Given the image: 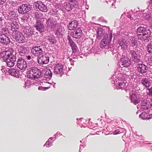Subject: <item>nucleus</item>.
Returning <instances> with one entry per match:
<instances>
[{"instance_id": "1", "label": "nucleus", "mask_w": 152, "mask_h": 152, "mask_svg": "<svg viewBox=\"0 0 152 152\" xmlns=\"http://www.w3.org/2000/svg\"><path fill=\"white\" fill-rule=\"evenodd\" d=\"M10 53L8 51H4L1 54V58L6 62L7 66L9 67L14 66L16 60L15 56Z\"/></svg>"}, {"instance_id": "2", "label": "nucleus", "mask_w": 152, "mask_h": 152, "mask_svg": "<svg viewBox=\"0 0 152 152\" xmlns=\"http://www.w3.org/2000/svg\"><path fill=\"white\" fill-rule=\"evenodd\" d=\"M28 77L34 79L40 77L41 75L40 71L35 67L30 68L27 72Z\"/></svg>"}, {"instance_id": "3", "label": "nucleus", "mask_w": 152, "mask_h": 152, "mask_svg": "<svg viewBox=\"0 0 152 152\" xmlns=\"http://www.w3.org/2000/svg\"><path fill=\"white\" fill-rule=\"evenodd\" d=\"M31 8V5L29 4H23L18 8V12L20 14H25L30 11Z\"/></svg>"}, {"instance_id": "4", "label": "nucleus", "mask_w": 152, "mask_h": 152, "mask_svg": "<svg viewBox=\"0 0 152 152\" xmlns=\"http://www.w3.org/2000/svg\"><path fill=\"white\" fill-rule=\"evenodd\" d=\"M42 46H36L32 48L31 49V52L35 56L39 57L41 55H42L44 51L43 50Z\"/></svg>"}, {"instance_id": "5", "label": "nucleus", "mask_w": 152, "mask_h": 152, "mask_svg": "<svg viewBox=\"0 0 152 152\" xmlns=\"http://www.w3.org/2000/svg\"><path fill=\"white\" fill-rule=\"evenodd\" d=\"M17 67L21 70H25L27 66V63L23 59L18 58L17 61Z\"/></svg>"}, {"instance_id": "6", "label": "nucleus", "mask_w": 152, "mask_h": 152, "mask_svg": "<svg viewBox=\"0 0 152 152\" xmlns=\"http://www.w3.org/2000/svg\"><path fill=\"white\" fill-rule=\"evenodd\" d=\"M49 58L45 56H42L39 57L38 63L40 64H46L49 61Z\"/></svg>"}, {"instance_id": "7", "label": "nucleus", "mask_w": 152, "mask_h": 152, "mask_svg": "<svg viewBox=\"0 0 152 152\" xmlns=\"http://www.w3.org/2000/svg\"><path fill=\"white\" fill-rule=\"evenodd\" d=\"M35 4L36 6L37 7H38L40 10L45 12H47V10L46 6L41 1L36 2Z\"/></svg>"}, {"instance_id": "8", "label": "nucleus", "mask_w": 152, "mask_h": 152, "mask_svg": "<svg viewBox=\"0 0 152 152\" xmlns=\"http://www.w3.org/2000/svg\"><path fill=\"white\" fill-rule=\"evenodd\" d=\"M10 42V39L5 34L0 35V43L5 45L9 44Z\"/></svg>"}, {"instance_id": "9", "label": "nucleus", "mask_w": 152, "mask_h": 152, "mask_svg": "<svg viewBox=\"0 0 152 152\" xmlns=\"http://www.w3.org/2000/svg\"><path fill=\"white\" fill-rule=\"evenodd\" d=\"M151 31L150 30H145L142 35V40H144L145 42H148L149 41L148 39L150 37L151 34Z\"/></svg>"}, {"instance_id": "10", "label": "nucleus", "mask_w": 152, "mask_h": 152, "mask_svg": "<svg viewBox=\"0 0 152 152\" xmlns=\"http://www.w3.org/2000/svg\"><path fill=\"white\" fill-rule=\"evenodd\" d=\"M63 66L60 64H57L55 67L54 73L56 75L59 74L63 72Z\"/></svg>"}, {"instance_id": "11", "label": "nucleus", "mask_w": 152, "mask_h": 152, "mask_svg": "<svg viewBox=\"0 0 152 152\" xmlns=\"http://www.w3.org/2000/svg\"><path fill=\"white\" fill-rule=\"evenodd\" d=\"M68 40L69 41V45L71 47L72 50V52L74 53H75L76 52L77 49V47L75 43L72 41L71 38L69 36H68Z\"/></svg>"}, {"instance_id": "12", "label": "nucleus", "mask_w": 152, "mask_h": 152, "mask_svg": "<svg viewBox=\"0 0 152 152\" xmlns=\"http://www.w3.org/2000/svg\"><path fill=\"white\" fill-rule=\"evenodd\" d=\"M141 108L145 110H147L150 108L151 106V104L149 102H148L146 99H144L142 102L141 104Z\"/></svg>"}, {"instance_id": "13", "label": "nucleus", "mask_w": 152, "mask_h": 152, "mask_svg": "<svg viewBox=\"0 0 152 152\" xmlns=\"http://www.w3.org/2000/svg\"><path fill=\"white\" fill-rule=\"evenodd\" d=\"M130 53L131 55L132 59L134 62H138L140 61V59L138 58L136 52L134 50H130Z\"/></svg>"}, {"instance_id": "14", "label": "nucleus", "mask_w": 152, "mask_h": 152, "mask_svg": "<svg viewBox=\"0 0 152 152\" xmlns=\"http://www.w3.org/2000/svg\"><path fill=\"white\" fill-rule=\"evenodd\" d=\"M131 100L132 102L136 105L139 103L140 100L135 94H133L131 96Z\"/></svg>"}, {"instance_id": "15", "label": "nucleus", "mask_w": 152, "mask_h": 152, "mask_svg": "<svg viewBox=\"0 0 152 152\" xmlns=\"http://www.w3.org/2000/svg\"><path fill=\"white\" fill-rule=\"evenodd\" d=\"M82 30L80 28H78L75 33H73L71 34V36L73 38L79 39L82 36Z\"/></svg>"}, {"instance_id": "16", "label": "nucleus", "mask_w": 152, "mask_h": 152, "mask_svg": "<svg viewBox=\"0 0 152 152\" xmlns=\"http://www.w3.org/2000/svg\"><path fill=\"white\" fill-rule=\"evenodd\" d=\"M137 68L138 71L141 73H145L147 72V66L144 64H139Z\"/></svg>"}, {"instance_id": "17", "label": "nucleus", "mask_w": 152, "mask_h": 152, "mask_svg": "<svg viewBox=\"0 0 152 152\" xmlns=\"http://www.w3.org/2000/svg\"><path fill=\"white\" fill-rule=\"evenodd\" d=\"M28 48L25 47L23 45L19 46L18 48V53L21 55H23L28 52Z\"/></svg>"}, {"instance_id": "18", "label": "nucleus", "mask_w": 152, "mask_h": 152, "mask_svg": "<svg viewBox=\"0 0 152 152\" xmlns=\"http://www.w3.org/2000/svg\"><path fill=\"white\" fill-rule=\"evenodd\" d=\"M121 61L123 67H128L131 64V61L127 58H123L121 59Z\"/></svg>"}, {"instance_id": "19", "label": "nucleus", "mask_w": 152, "mask_h": 152, "mask_svg": "<svg viewBox=\"0 0 152 152\" xmlns=\"http://www.w3.org/2000/svg\"><path fill=\"white\" fill-rule=\"evenodd\" d=\"M78 25V22L76 20H74L69 23L68 26L69 29L70 30L76 29Z\"/></svg>"}, {"instance_id": "20", "label": "nucleus", "mask_w": 152, "mask_h": 152, "mask_svg": "<svg viewBox=\"0 0 152 152\" xmlns=\"http://www.w3.org/2000/svg\"><path fill=\"white\" fill-rule=\"evenodd\" d=\"M46 24L48 27L53 28L55 25L54 20L53 18H50L47 20Z\"/></svg>"}, {"instance_id": "21", "label": "nucleus", "mask_w": 152, "mask_h": 152, "mask_svg": "<svg viewBox=\"0 0 152 152\" xmlns=\"http://www.w3.org/2000/svg\"><path fill=\"white\" fill-rule=\"evenodd\" d=\"M34 27L37 30L40 32L42 31L44 28V25L40 21H37Z\"/></svg>"}, {"instance_id": "22", "label": "nucleus", "mask_w": 152, "mask_h": 152, "mask_svg": "<svg viewBox=\"0 0 152 152\" xmlns=\"http://www.w3.org/2000/svg\"><path fill=\"white\" fill-rule=\"evenodd\" d=\"M107 34L106 33L104 35V38L102 40L100 44V47L102 48H103L106 46L107 42Z\"/></svg>"}, {"instance_id": "23", "label": "nucleus", "mask_w": 152, "mask_h": 152, "mask_svg": "<svg viewBox=\"0 0 152 152\" xmlns=\"http://www.w3.org/2000/svg\"><path fill=\"white\" fill-rule=\"evenodd\" d=\"M104 31L102 29H99L97 32L96 37L99 39L104 37L105 34Z\"/></svg>"}, {"instance_id": "24", "label": "nucleus", "mask_w": 152, "mask_h": 152, "mask_svg": "<svg viewBox=\"0 0 152 152\" xmlns=\"http://www.w3.org/2000/svg\"><path fill=\"white\" fill-rule=\"evenodd\" d=\"M10 27L11 30L14 31L19 28V26L17 22L13 20L11 24Z\"/></svg>"}, {"instance_id": "25", "label": "nucleus", "mask_w": 152, "mask_h": 152, "mask_svg": "<svg viewBox=\"0 0 152 152\" xmlns=\"http://www.w3.org/2000/svg\"><path fill=\"white\" fill-rule=\"evenodd\" d=\"M142 84L146 87H148L150 86V83L148 78H143L141 80Z\"/></svg>"}, {"instance_id": "26", "label": "nucleus", "mask_w": 152, "mask_h": 152, "mask_svg": "<svg viewBox=\"0 0 152 152\" xmlns=\"http://www.w3.org/2000/svg\"><path fill=\"white\" fill-rule=\"evenodd\" d=\"M9 73L10 75L15 77H17L18 76V74L19 73V71L16 69H11L9 71Z\"/></svg>"}, {"instance_id": "27", "label": "nucleus", "mask_w": 152, "mask_h": 152, "mask_svg": "<svg viewBox=\"0 0 152 152\" xmlns=\"http://www.w3.org/2000/svg\"><path fill=\"white\" fill-rule=\"evenodd\" d=\"M22 34L18 30H15L13 31L12 33V36L14 39H15L16 41L18 39V37H20V36Z\"/></svg>"}, {"instance_id": "28", "label": "nucleus", "mask_w": 152, "mask_h": 152, "mask_svg": "<svg viewBox=\"0 0 152 152\" xmlns=\"http://www.w3.org/2000/svg\"><path fill=\"white\" fill-rule=\"evenodd\" d=\"M16 13L14 11L10 12L7 15L8 19L11 20L14 19L16 16Z\"/></svg>"}, {"instance_id": "29", "label": "nucleus", "mask_w": 152, "mask_h": 152, "mask_svg": "<svg viewBox=\"0 0 152 152\" xmlns=\"http://www.w3.org/2000/svg\"><path fill=\"white\" fill-rule=\"evenodd\" d=\"M146 30V28L142 27L140 26L137 29V32L139 35H142L144 31Z\"/></svg>"}, {"instance_id": "30", "label": "nucleus", "mask_w": 152, "mask_h": 152, "mask_svg": "<svg viewBox=\"0 0 152 152\" xmlns=\"http://www.w3.org/2000/svg\"><path fill=\"white\" fill-rule=\"evenodd\" d=\"M18 39H17L16 41L20 43H23L25 42L26 40V38L22 34L20 36V37H18Z\"/></svg>"}, {"instance_id": "31", "label": "nucleus", "mask_w": 152, "mask_h": 152, "mask_svg": "<svg viewBox=\"0 0 152 152\" xmlns=\"http://www.w3.org/2000/svg\"><path fill=\"white\" fill-rule=\"evenodd\" d=\"M131 43L132 46L133 47L136 48L138 45V44L137 40L134 37H132L130 39Z\"/></svg>"}, {"instance_id": "32", "label": "nucleus", "mask_w": 152, "mask_h": 152, "mask_svg": "<svg viewBox=\"0 0 152 152\" xmlns=\"http://www.w3.org/2000/svg\"><path fill=\"white\" fill-rule=\"evenodd\" d=\"M64 6L65 9L68 11H70L72 8L69 3L65 2L64 3Z\"/></svg>"}, {"instance_id": "33", "label": "nucleus", "mask_w": 152, "mask_h": 152, "mask_svg": "<svg viewBox=\"0 0 152 152\" xmlns=\"http://www.w3.org/2000/svg\"><path fill=\"white\" fill-rule=\"evenodd\" d=\"M139 117L142 118V119H148L149 118L148 115L145 113H142L139 115Z\"/></svg>"}, {"instance_id": "34", "label": "nucleus", "mask_w": 152, "mask_h": 152, "mask_svg": "<svg viewBox=\"0 0 152 152\" xmlns=\"http://www.w3.org/2000/svg\"><path fill=\"white\" fill-rule=\"evenodd\" d=\"M147 50L149 53H152V42H151L148 45Z\"/></svg>"}, {"instance_id": "35", "label": "nucleus", "mask_w": 152, "mask_h": 152, "mask_svg": "<svg viewBox=\"0 0 152 152\" xmlns=\"http://www.w3.org/2000/svg\"><path fill=\"white\" fill-rule=\"evenodd\" d=\"M45 74L46 75L50 77H52V72L50 69H47L46 72Z\"/></svg>"}, {"instance_id": "36", "label": "nucleus", "mask_w": 152, "mask_h": 152, "mask_svg": "<svg viewBox=\"0 0 152 152\" xmlns=\"http://www.w3.org/2000/svg\"><path fill=\"white\" fill-rule=\"evenodd\" d=\"M49 42L51 44H53L56 42V41L54 37H51L48 39Z\"/></svg>"}, {"instance_id": "37", "label": "nucleus", "mask_w": 152, "mask_h": 152, "mask_svg": "<svg viewBox=\"0 0 152 152\" xmlns=\"http://www.w3.org/2000/svg\"><path fill=\"white\" fill-rule=\"evenodd\" d=\"M126 85V83L124 82L120 83L118 84L119 88L120 89L122 88Z\"/></svg>"}, {"instance_id": "38", "label": "nucleus", "mask_w": 152, "mask_h": 152, "mask_svg": "<svg viewBox=\"0 0 152 152\" xmlns=\"http://www.w3.org/2000/svg\"><path fill=\"white\" fill-rule=\"evenodd\" d=\"M128 44L126 42H124V43L123 45L121 47L124 50L126 49L128 47Z\"/></svg>"}, {"instance_id": "39", "label": "nucleus", "mask_w": 152, "mask_h": 152, "mask_svg": "<svg viewBox=\"0 0 152 152\" xmlns=\"http://www.w3.org/2000/svg\"><path fill=\"white\" fill-rule=\"evenodd\" d=\"M72 4L75 7H77L78 6V3L75 0L72 2Z\"/></svg>"}, {"instance_id": "40", "label": "nucleus", "mask_w": 152, "mask_h": 152, "mask_svg": "<svg viewBox=\"0 0 152 152\" xmlns=\"http://www.w3.org/2000/svg\"><path fill=\"white\" fill-rule=\"evenodd\" d=\"M42 14L38 12H36L35 13V17L36 18H39L42 16Z\"/></svg>"}, {"instance_id": "41", "label": "nucleus", "mask_w": 152, "mask_h": 152, "mask_svg": "<svg viewBox=\"0 0 152 152\" xmlns=\"http://www.w3.org/2000/svg\"><path fill=\"white\" fill-rule=\"evenodd\" d=\"M147 89L148 91V95L149 96H152V87L150 88H148Z\"/></svg>"}, {"instance_id": "42", "label": "nucleus", "mask_w": 152, "mask_h": 152, "mask_svg": "<svg viewBox=\"0 0 152 152\" xmlns=\"http://www.w3.org/2000/svg\"><path fill=\"white\" fill-rule=\"evenodd\" d=\"M38 90H41L42 91H45L46 90H47L48 89V88L47 87H43L42 86L39 87H38Z\"/></svg>"}, {"instance_id": "43", "label": "nucleus", "mask_w": 152, "mask_h": 152, "mask_svg": "<svg viewBox=\"0 0 152 152\" xmlns=\"http://www.w3.org/2000/svg\"><path fill=\"white\" fill-rule=\"evenodd\" d=\"M124 42L123 40H120L118 41L119 44L121 46L123 45Z\"/></svg>"}, {"instance_id": "44", "label": "nucleus", "mask_w": 152, "mask_h": 152, "mask_svg": "<svg viewBox=\"0 0 152 152\" xmlns=\"http://www.w3.org/2000/svg\"><path fill=\"white\" fill-rule=\"evenodd\" d=\"M120 133V131L119 129L116 130L114 132L113 134H119Z\"/></svg>"}, {"instance_id": "45", "label": "nucleus", "mask_w": 152, "mask_h": 152, "mask_svg": "<svg viewBox=\"0 0 152 152\" xmlns=\"http://www.w3.org/2000/svg\"><path fill=\"white\" fill-rule=\"evenodd\" d=\"M6 1V0H0V5L3 4Z\"/></svg>"}, {"instance_id": "46", "label": "nucleus", "mask_w": 152, "mask_h": 152, "mask_svg": "<svg viewBox=\"0 0 152 152\" xmlns=\"http://www.w3.org/2000/svg\"><path fill=\"white\" fill-rule=\"evenodd\" d=\"M26 58L28 60H30L31 59V57L30 55L26 56Z\"/></svg>"}, {"instance_id": "47", "label": "nucleus", "mask_w": 152, "mask_h": 152, "mask_svg": "<svg viewBox=\"0 0 152 152\" xmlns=\"http://www.w3.org/2000/svg\"><path fill=\"white\" fill-rule=\"evenodd\" d=\"M75 0H68V1L72 3L73 2H74Z\"/></svg>"}, {"instance_id": "48", "label": "nucleus", "mask_w": 152, "mask_h": 152, "mask_svg": "<svg viewBox=\"0 0 152 152\" xmlns=\"http://www.w3.org/2000/svg\"><path fill=\"white\" fill-rule=\"evenodd\" d=\"M30 34L31 35H32L33 34V32L32 31H30Z\"/></svg>"}, {"instance_id": "49", "label": "nucleus", "mask_w": 152, "mask_h": 152, "mask_svg": "<svg viewBox=\"0 0 152 152\" xmlns=\"http://www.w3.org/2000/svg\"><path fill=\"white\" fill-rule=\"evenodd\" d=\"M3 20L2 19H1V17H0V21H1L2 22Z\"/></svg>"}, {"instance_id": "50", "label": "nucleus", "mask_w": 152, "mask_h": 152, "mask_svg": "<svg viewBox=\"0 0 152 152\" xmlns=\"http://www.w3.org/2000/svg\"><path fill=\"white\" fill-rule=\"evenodd\" d=\"M49 143V142H46V144H48Z\"/></svg>"}, {"instance_id": "51", "label": "nucleus", "mask_w": 152, "mask_h": 152, "mask_svg": "<svg viewBox=\"0 0 152 152\" xmlns=\"http://www.w3.org/2000/svg\"><path fill=\"white\" fill-rule=\"evenodd\" d=\"M111 37H112V35H111Z\"/></svg>"}]
</instances>
